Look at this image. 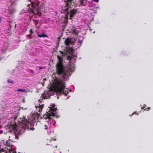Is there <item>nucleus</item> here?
<instances>
[{"label": "nucleus", "mask_w": 153, "mask_h": 153, "mask_svg": "<svg viewBox=\"0 0 153 153\" xmlns=\"http://www.w3.org/2000/svg\"><path fill=\"white\" fill-rule=\"evenodd\" d=\"M43 106H40V107H39V108L40 109H41V110L42 109V108H43Z\"/></svg>", "instance_id": "bb28decb"}, {"label": "nucleus", "mask_w": 153, "mask_h": 153, "mask_svg": "<svg viewBox=\"0 0 153 153\" xmlns=\"http://www.w3.org/2000/svg\"><path fill=\"white\" fill-rule=\"evenodd\" d=\"M47 128V126L46 125H45L44 126V128L46 129Z\"/></svg>", "instance_id": "a878e982"}, {"label": "nucleus", "mask_w": 153, "mask_h": 153, "mask_svg": "<svg viewBox=\"0 0 153 153\" xmlns=\"http://www.w3.org/2000/svg\"><path fill=\"white\" fill-rule=\"evenodd\" d=\"M42 98H43L44 99H47V98L45 96V94L44 93H42Z\"/></svg>", "instance_id": "dca6fc26"}, {"label": "nucleus", "mask_w": 153, "mask_h": 153, "mask_svg": "<svg viewBox=\"0 0 153 153\" xmlns=\"http://www.w3.org/2000/svg\"><path fill=\"white\" fill-rule=\"evenodd\" d=\"M31 4H29L28 6V11L29 12H32L33 14H35L34 11L36 10L37 8L34 6L33 4L31 3Z\"/></svg>", "instance_id": "0eeeda50"}, {"label": "nucleus", "mask_w": 153, "mask_h": 153, "mask_svg": "<svg viewBox=\"0 0 153 153\" xmlns=\"http://www.w3.org/2000/svg\"><path fill=\"white\" fill-rule=\"evenodd\" d=\"M17 135L16 134H11L10 136H9V138H11L12 140H13V139H16V138Z\"/></svg>", "instance_id": "9d476101"}, {"label": "nucleus", "mask_w": 153, "mask_h": 153, "mask_svg": "<svg viewBox=\"0 0 153 153\" xmlns=\"http://www.w3.org/2000/svg\"><path fill=\"white\" fill-rule=\"evenodd\" d=\"M93 1L97 2H98L99 1V0H93Z\"/></svg>", "instance_id": "c85d7f7f"}, {"label": "nucleus", "mask_w": 153, "mask_h": 153, "mask_svg": "<svg viewBox=\"0 0 153 153\" xmlns=\"http://www.w3.org/2000/svg\"><path fill=\"white\" fill-rule=\"evenodd\" d=\"M14 24H15V28H16V24L15 23H14Z\"/></svg>", "instance_id": "2f4dec72"}, {"label": "nucleus", "mask_w": 153, "mask_h": 153, "mask_svg": "<svg viewBox=\"0 0 153 153\" xmlns=\"http://www.w3.org/2000/svg\"><path fill=\"white\" fill-rule=\"evenodd\" d=\"M68 59H70V60H71V58L69 56H68Z\"/></svg>", "instance_id": "7c9ffc66"}, {"label": "nucleus", "mask_w": 153, "mask_h": 153, "mask_svg": "<svg viewBox=\"0 0 153 153\" xmlns=\"http://www.w3.org/2000/svg\"><path fill=\"white\" fill-rule=\"evenodd\" d=\"M30 71H31V72L33 73H34V71L33 70H30Z\"/></svg>", "instance_id": "cd10ccee"}, {"label": "nucleus", "mask_w": 153, "mask_h": 153, "mask_svg": "<svg viewBox=\"0 0 153 153\" xmlns=\"http://www.w3.org/2000/svg\"><path fill=\"white\" fill-rule=\"evenodd\" d=\"M3 132V131L2 130H0V134H2Z\"/></svg>", "instance_id": "c756f323"}, {"label": "nucleus", "mask_w": 153, "mask_h": 153, "mask_svg": "<svg viewBox=\"0 0 153 153\" xmlns=\"http://www.w3.org/2000/svg\"><path fill=\"white\" fill-rule=\"evenodd\" d=\"M10 152L11 153V152H12L13 153H17L16 152H14L12 149H11L10 150H9Z\"/></svg>", "instance_id": "4be33fe9"}, {"label": "nucleus", "mask_w": 153, "mask_h": 153, "mask_svg": "<svg viewBox=\"0 0 153 153\" xmlns=\"http://www.w3.org/2000/svg\"><path fill=\"white\" fill-rule=\"evenodd\" d=\"M1 58H0V60H1Z\"/></svg>", "instance_id": "c9c22d12"}, {"label": "nucleus", "mask_w": 153, "mask_h": 153, "mask_svg": "<svg viewBox=\"0 0 153 153\" xmlns=\"http://www.w3.org/2000/svg\"><path fill=\"white\" fill-rule=\"evenodd\" d=\"M26 91V90L25 89H18L16 91L18 92L20 91L22 92H25Z\"/></svg>", "instance_id": "2eb2a0df"}, {"label": "nucleus", "mask_w": 153, "mask_h": 153, "mask_svg": "<svg viewBox=\"0 0 153 153\" xmlns=\"http://www.w3.org/2000/svg\"><path fill=\"white\" fill-rule=\"evenodd\" d=\"M8 82L9 83H11L12 84H13V82L12 81V80H11L10 79H8L7 80Z\"/></svg>", "instance_id": "aec40b11"}, {"label": "nucleus", "mask_w": 153, "mask_h": 153, "mask_svg": "<svg viewBox=\"0 0 153 153\" xmlns=\"http://www.w3.org/2000/svg\"><path fill=\"white\" fill-rule=\"evenodd\" d=\"M30 1L31 3L33 4L36 7L40 3V1L37 0H35L34 1L33 0H30Z\"/></svg>", "instance_id": "6e6552de"}, {"label": "nucleus", "mask_w": 153, "mask_h": 153, "mask_svg": "<svg viewBox=\"0 0 153 153\" xmlns=\"http://www.w3.org/2000/svg\"><path fill=\"white\" fill-rule=\"evenodd\" d=\"M29 31H30V34H31V35L32 33H33V31L32 29H30V30Z\"/></svg>", "instance_id": "412c9836"}, {"label": "nucleus", "mask_w": 153, "mask_h": 153, "mask_svg": "<svg viewBox=\"0 0 153 153\" xmlns=\"http://www.w3.org/2000/svg\"><path fill=\"white\" fill-rule=\"evenodd\" d=\"M146 106V105L144 104L143 106V107H142V109H143H143H144V110H147V111H149V109H150V108L149 107H148L147 108H145V107Z\"/></svg>", "instance_id": "f8f14e48"}, {"label": "nucleus", "mask_w": 153, "mask_h": 153, "mask_svg": "<svg viewBox=\"0 0 153 153\" xmlns=\"http://www.w3.org/2000/svg\"><path fill=\"white\" fill-rule=\"evenodd\" d=\"M56 140V139H52L50 141V140L47 139L46 142V145H50L52 146L53 148L55 147V148H57V145Z\"/></svg>", "instance_id": "20e7f679"}, {"label": "nucleus", "mask_w": 153, "mask_h": 153, "mask_svg": "<svg viewBox=\"0 0 153 153\" xmlns=\"http://www.w3.org/2000/svg\"><path fill=\"white\" fill-rule=\"evenodd\" d=\"M38 20H34V23L35 24V25H37L38 24Z\"/></svg>", "instance_id": "6ab92c4d"}, {"label": "nucleus", "mask_w": 153, "mask_h": 153, "mask_svg": "<svg viewBox=\"0 0 153 153\" xmlns=\"http://www.w3.org/2000/svg\"><path fill=\"white\" fill-rule=\"evenodd\" d=\"M79 42L80 43H82V41H81L79 40Z\"/></svg>", "instance_id": "473e14b6"}, {"label": "nucleus", "mask_w": 153, "mask_h": 153, "mask_svg": "<svg viewBox=\"0 0 153 153\" xmlns=\"http://www.w3.org/2000/svg\"><path fill=\"white\" fill-rule=\"evenodd\" d=\"M73 33L75 35L77 36L78 34V31L75 29L73 30Z\"/></svg>", "instance_id": "ddd939ff"}, {"label": "nucleus", "mask_w": 153, "mask_h": 153, "mask_svg": "<svg viewBox=\"0 0 153 153\" xmlns=\"http://www.w3.org/2000/svg\"><path fill=\"white\" fill-rule=\"evenodd\" d=\"M58 62L56 65L55 74L61 76V78L58 77L55 75L54 78L53 84L56 90L61 94L67 96L68 92L64 91L65 88L64 79L67 76H71L74 68H73L65 66L63 64V58L62 56L58 55L57 56Z\"/></svg>", "instance_id": "f257e3e1"}, {"label": "nucleus", "mask_w": 153, "mask_h": 153, "mask_svg": "<svg viewBox=\"0 0 153 153\" xmlns=\"http://www.w3.org/2000/svg\"><path fill=\"white\" fill-rule=\"evenodd\" d=\"M47 114H45L43 116V118L45 120L51 119L52 118H51V116H54L55 115L54 113L51 111L50 112H47Z\"/></svg>", "instance_id": "39448f33"}, {"label": "nucleus", "mask_w": 153, "mask_h": 153, "mask_svg": "<svg viewBox=\"0 0 153 153\" xmlns=\"http://www.w3.org/2000/svg\"><path fill=\"white\" fill-rule=\"evenodd\" d=\"M84 1V0H80V1L81 5H85V4H83Z\"/></svg>", "instance_id": "a211bd4d"}, {"label": "nucleus", "mask_w": 153, "mask_h": 153, "mask_svg": "<svg viewBox=\"0 0 153 153\" xmlns=\"http://www.w3.org/2000/svg\"><path fill=\"white\" fill-rule=\"evenodd\" d=\"M32 35L30 34H28V35H26V36H29V37H30L31 38H32V37H31L30 36H31Z\"/></svg>", "instance_id": "b1692460"}, {"label": "nucleus", "mask_w": 153, "mask_h": 153, "mask_svg": "<svg viewBox=\"0 0 153 153\" xmlns=\"http://www.w3.org/2000/svg\"><path fill=\"white\" fill-rule=\"evenodd\" d=\"M6 142V146H7L10 147V140H7Z\"/></svg>", "instance_id": "9b49d317"}, {"label": "nucleus", "mask_w": 153, "mask_h": 153, "mask_svg": "<svg viewBox=\"0 0 153 153\" xmlns=\"http://www.w3.org/2000/svg\"><path fill=\"white\" fill-rule=\"evenodd\" d=\"M71 6V7L69 8L68 9V11H65V10H63L65 12H66L67 13H68L69 12H70V17L71 18L72 17H73L75 15V14H76L77 13V10L76 9H73L72 10H70L69 11V10L70 9V8H72V6Z\"/></svg>", "instance_id": "423d86ee"}, {"label": "nucleus", "mask_w": 153, "mask_h": 153, "mask_svg": "<svg viewBox=\"0 0 153 153\" xmlns=\"http://www.w3.org/2000/svg\"><path fill=\"white\" fill-rule=\"evenodd\" d=\"M10 27H11V26L10 25Z\"/></svg>", "instance_id": "f704fd0d"}, {"label": "nucleus", "mask_w": 153, "mask_h": 153, "mask_svg": "<svg viewBox=\"0 0 153 153\" xmlns=\"http://www.w3.org/2000/svg\"><path fill=\"white\" fill-rule=\"evenodd\" d=\"M46 80V79L45 78H44L43 79V80L44 81L45 80Z\"/></svg>", "instance_id": "72a5a7b5"}, {"label": "nucleus", "mask_w": 153, "mask_h": 153, "mask_svg": "<svg viewBox=\"0 0 153 153\" xmlns=\"http://www.w3.org/2000/svg\"><path fill=\"white\" fill-rule=\"evenodd\" d=\"M134 114H139L138 112H134L131 115H133Z\"/></svg>", "instance_id": "5701e85b"}, {"label": "nucleus", "mask_w": 153, "mask_h": 153, "mask_svg": "<svg viewBox=\"0 0 153 153\" xmlns=\"http://www.w3.org/2000/svg\"><path fill=\"white\" fill-rule=\"evenodd\" d=\"M37 68H39V69H43V68H42L41 66L37 67Z\"/></svg>", "instance_id": "393cba45"}, {"label": "nucleus", "mask_w": 153, "mask_h": 153, "mask_svg": "<svg viewBox=\"0 0 153 153\" xmlns=\"http://www.w3.org/2000/svg\"><path fill=\"white\" fill-rule=\"evenodd\" d=\"M70 52L71 53H73L74 52V49L72 48H70L69 49Z\"/></svg>", "instance_id": "f3484780"}, {"label": "nucleus", "mask_w": 153, "mask_h": 153, "mask_svg": "<svg viewBox=\"0 0 153 153\" xmlns=\"http://www.w3.org/2000/svg\"><path fill=\"white\" fill-rule=\"evenodd\" d=\"M65 6L63 7L62 9L63 10L68 11V9L71 7V6L74 5V2L73 0H65Z\"/></svg>", "instance_id": "7ed1b4c3"}, {"label": "nucleus", "mask_w": 153, "mask_h": 153, "mask_svg": "<svg viewBox=\"0 0 153 153\" xmlns=\"http://www.w3.org/2000/svg\"><path fill=\"white\" fill-rule=\"evenodd\" d=\"M18 124L15 122L14 123L10 124L13 129L15 130L19 129L21 131H23L24 132L26 129L29 130L31 128L30 122L25 117L22 119L20 118V120H18Z\"/></svg>", "instance_id": "f03ea898"}, {"label": "nucleus", "mask_w": 153, "mask_h": 153, "mask_svg": "<svg viewBox=\"0 0 153 153\" xmlns=\"http://www.w3.org/2000/svg\"><path fill=\"white\" fill-rule=\"evenodd\" d=\"M71 42V39L68 37H67L65 40V44L67 47L69 46L70 43Z\"/></svg>", "instance_id": "1a4fd4ad"}, {"label": "nucleus", "mask_w": 153, "mask_h": 153, "mask_svg": "<svg viewBox=\"0 0 153 153\" xmlns=\"http://www.w3.org/2000/svg\"><path fill=\"white\" fill-rule=\"evenodd\" d=\"M38 36L39 37H48L45 34H38Z\"/></svg>", "instance_id": "4468645a"}]
</instances>
